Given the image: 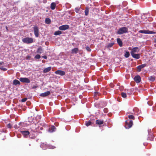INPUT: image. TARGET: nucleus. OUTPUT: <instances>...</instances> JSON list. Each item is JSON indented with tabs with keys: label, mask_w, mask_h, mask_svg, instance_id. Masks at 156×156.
<instances>
[{
	"label": "nucleus",
	"mask_w": 156,
	"mask_h": 156,
	"mask_svg": "<svg viewBox=\"0 0 156 156\" xmlns=\"http://www.w3.org/2000/svg\"><path fill=\"white\" fill-rule=\"evenodd\" d=\"M41 129H42V128H41Z\"/></svg>",
	"instance_id": "53"
},
{
	"label": "nucleus",
	"mask_w": 156,
	"mask_h": 156,
	"mask_svg": "<svg viewBox=\"0 0 156 156\" xmlns=\"http://www.w3.org/2000/svg\"><path fill=\"white\" fill-rule=\"evenodd\" d=\"M86 48V49L88 51L90 52L91 51V49L89 47L87 46Z\"/></svg>",
	"instance_id": "37"
},
{
	"label": "nucleus",
	"mask_w": 156,
	"mask_h": 156,
	"mask_svg": "<svg viewBox=\"0 0 156 156\" xmlns=\"http://www.w3.org/2000/svg\"><path fill=\"white\" fill-rule=\"evenodd\" d=\"M34 35L36 37H38L39 35V30L37 26H34Z\"/></svg>",
	"instance_id": "5"
},
{
	"label": "nucleus",
	"mask_w": 156,
	"mask_h": 156,
	"mask_svg": "<svg viewBox=\"0 0 156 156\" xmlns=\"http://www.w3.org/2000/svg\"><path fill=\"white\" fill-rule=\"evenodd\" d=\"M62 33V32L59 30H58L55 31L54 33V35H58L61 34Z\"/></svg>",
	"instance_id": "29"
},
{
	"label": "nucleus",
	"mask_w": 156,
	"mask_h": 156,
	"mask_svg": "<svg viewBox=\"0 0 156 156\" xmlns=\"http://www.w3.org/2000/svg\"><path fill=\"white\" fill-rule=\"evenodd\" d=\"M128 117L129 119H135L134 116L133 115H129L128 116Z\"/></svg>",
	"instance_id": "33"
},
{
	"label": "nucleus",
	"mask_w": 156,
	"mask_h": 156,
	"mask_svg": "<svg viewBox=\"0 0 156 156\" xmlns=\"http://www.w3.org/2000/svg\"><path fill=\"white\" fill-rule=\"evenodd\" d=\"M30 58V56H27L26 57V59H27L29 60Z\"/></svg>",
	"instance_id": "42"
},
{
	"label": "nucleus",
	"mask_w": 156,
	"mask_h": 156,
	"mask_svg": "<svg viewBox=\"0 0 156 156\" xmlns=\"http://www.w3.org/2000/svg\"><path fill=\"white\" fill-rule=\"evenodd\" d=\"M155 76H151L149 77V80L151 81H154L155 80Z\"/></svg>",
	"instance_id": "30"
},
{
	"label": "nucleus",
	"mask_w": 156,
	"mask_h": 156,
	"mask_svg": "<svg viewBox=\"0 0 156 156\" xmlns=\"http://www.w3.org/2000/svg\"><path fill=\"white\" fill-rule=\"evenodd\" d=\"M103 122L104 121L102 120H101L98 119L96 121V123L97 124L101 125L103 124Z\"/></svg>",
	"instance_id": "22"
},
{
	"label": "nucleus",
	"mask_w": 156,
	"mask_h": 156,
	"mask_svg": "<svg viewBox=\"0 0 156 156\" xmlns=\"http://www.w3.org/2000/svg\"><path fill=\"white\" fill-rule=\"evenodd\" d=\"M50 94V91H48L46 92L41 94H40V96L41 97H45L49 95Z\"/></svg>",
	"instance_id": "10"
},
{
	"label": "nucleus",
	"mask_w": 156,
	"mask_h": 156,
	"mask_svg": "<svg viewBox=\"0 0 156 156\" xmlns=\"http://www.w3.org/2000/svg\"><path fill=\"white\" fill-rule=\"evenodd\" d=\"M22 41L25 43L29 44L34 42L33 39L31 37H27L22 39Z\"/></svg>",
	"instance_id": "1"
},
{
	"label": "nucleus",
	"mask_w": 156,
	"mask_h": 156,
	"mask_svg": "<svg viewBox=\"0 0 156 156\" xmlns=\"http://www.w3.org/2000/svg\"><path fill=\"white\" fill-rule=\"evenodd\" d=\"M56 6V3L55 2H52L51 4L50 8L52 10H53L55 9Z\"/></svg>",
	"instance_id": "17"
},
{
	"label": "nucleus",
	"mask_w": 156,
	"mask_h": 156,
	"mask_svg": "<svg viewBox=\"0 0 156 156\" xmlns=\"http://www.w3.org/2000/svg\"><path fill=\"white\" fill-rule=\"evenodd\" d=\"M125 127L126 129H129L133 125V121L130 120H127L126 121Z\"/></svg>",
	"instance_id": "3"
},
{
	"label": "nucleus",
	"mask_w": 156,
	"mask_h": 156,
	"mask_svg": "<svg viewBox=\"0 0 156 156\" xmlns=\"http://www.w3.org/2000/svg\"><path fill=\"white\" fill-rule=\"evenodd\" d=\"M20 80L23 82L27 83H29L30 81V80L27 78L26 77H21L20 79Z\"/></svg>",
	"instance_id": "6"
},
{
	"label": "nucleus",
	"mask_w": 156,
	"mask_h": 156,
	"mask_svg": "<svg viewBox=\"0 0 156 156\" xmlns=\"http://www.w3.org/2000/svg\"><path fill=\"white\" fill-rule=\"evenodd\" d=\"M44 61H45V60H42V62H44Z\"/></svg>",
	"instance_id": "49"
},
{
	"label": "nucleus",
	"mask_w": 156,
	"mask_h": 156,
	"mask_svg": "<svg viewBox=\"0 0 156 156\" xmlns=\"http://www.w3.org/2000/svg\"><path fill=\"white\" fill-rule=\"evenodd\" d=\"M134 80L137 83L140 82L141 78L140 76L139 75L136 76L134 78Z\"/></svg>",
	"instance_id": "8"
},
{
	"label": "nucleus",
	"mask_w": 156,
	"mask_h": 156,
	"mask_svg": "<svg viewBox=\"0 0 156 156\" xmlns=\"http://www.w3.org/2000/svg\"><path fill=\"white\" fill-rule=\"evenodd\" d=\"M98 93H99V92H94V94L95 95L98 94Z\"/></svg>",
	"instance_id": "45"
},
{
	"label": "nucleus",
	"mask_w": 156,
	"mask_h": 156,
	"mask_svg": "<svg viewBox=\"0 0 156 156\" xmlns=\"http://www.w3.org/2000/svg\"><path fill=\"white\" fill-rule=\"evenodd\" d=\"M130 54L129 51H126L125 54L124 56L126 58H128Z\"/></svg>",
	"instance_id": "31"
},
{
	"label": "nucleus",
	"mask_w": 156,
	"mask_h": 156,
	"mask_svg": "<svg viewBox=\"0 0 156 156\" xmlns=\"http://www.w3.org/2000/svg\"><path fill=\"white\" fill-rule=\"evenodd\" d=\"M20 132L25 137H27V136L30 134V132L28 131H21Z\"/></svg>",
	"instance_id": "13"
},
{
	"label": "nucleus",
	"mask_w": 156,
	"mask_h": 156,
	"mask_svg": "<svg viewBox=\"0 0 156 156\" xmlns=\"http://www.w3.org/2000/svg\"><path fill=\"white\" fill-rule=\"evenodd\" d=\"M42 58H44V59H46L47 58V57L46 56V55H44V56H42Z\"/></svg>",
	"instance_id": "41"
},
{
	"label": "nucleus",
	"mask_w": 156,
	"mask_h": 156,
	"mask_svg": "<svg viewBox=\"0 0 156 156\" xmlns=\"http://www.w3.org/2000/svg\"><path fill=\"white\" fill-rule=\"evenodd\" d=\"M139 51V49L138 47H136L133 48L131 51L130 52V53L131 54L132 53H135L136 52H138Z\"/></svg>",
	"instance_id": "15"
},
{
	"label": "nucleus",
	"mask_w": 156,
	"mask_h": 156,
	"mask_svg": "<svg viewBox=\"0 0 156 156\" xmlns=\"http://www.w3.org/2000/svg\"><path fill=\"white\" fill-rule=\"evenodd\" d=\"M4 63V62H0V65L3 64Z\"/></svg>",
	"instance_id": "44"
},
{
	"label": "nucleus",
	"mask_w": 156,
	"mask_h": 156,
	"mask_svg": "<svg viewBox=\"0 0 156 156\" xmlns=\"http://www.w3.org/2000/svg\"><path fill=\"white\" fill-rule=\"evenodd\" d=\"M7 127L9 128H11L12 127V125L10 123H9L7 125Z\"/></svg>",
	"instance_id": "36"
},
{
	"label": "nucleus",
	"mask_w": 156,
	"mask_h": 156,
	"mask_svg": "<svg viewBox=\"0 0 156 156\" xmlns=\"http://www.w3.org/2000/svg\"><path fill=\"white\" fill-rule=\"evenodd\" d=\"M78 51L79 49L77 48H75L72 49L71 53L72 54H76Z\"/></svg>",
	"instance_id": "20"
},
{
	"label": "nucleus",
	"mask_w": 156,
	"mask_h": 156,
	"mask_svg": "<svg viewBox=\"0 0 156 156\" xmlns=\"http://www.w3.org/2000/svg\"><path fill=\"white\" fill-rule=\"evenodd\" d=\"M0 69L3 71H6L7 70L6 68H3L2 67H0Z\"/></svg>",
	"instance_id": "38"
},
{
	"label": "nucleus",
	"mask_w": 156,
	"mask_h": 156,
	"mask_svg": "<svg viewBox=\"0 0 156 156\" xmlns=\"http://www.w3.org/2000/svg\"><path fill=\"white\" fill-rule=\"evenodd\" d=\"M45 23L47 24H49L51 23L50 19L48 18H46L45 19Z\"/></svg>",
	"instance_id": "27"
},
{
	"label": "nucleus",
	"mask_w": 156,
	"mask_h": 156,
	"mask_svg": "<svg viewBox=\"0 0 156 156\" xmlns=\"http://www.w3.org/2000/svg\"><path fill=\"white\" fill-rule=\"evenodd\" d=\"M154 42H156V40L154 41Z\"/></svg>",
	"instance_id": "51"
},
{
	"label": "nucleus",
	"mask_w": 156,
	"mask_h": 156,
	"mask_svg": "<svg viewBox=\"0 0 156 156\" xmlns=\"http://www.w3.org/2000/svg\"><path fill=\"white\" fill-rule=\"evenodd\" d=\"M69 28V26L68 25H63L60 26L59 29L60 30H66L68 29Z\"/></svg>",
	"instance_id": "7"
},
{
	"label": "nucleus",
	"mask_w": 156,
	"mask_h": 156,
	"mask_svg": "<svg viewBox=\"0 0 156 156\" xmlns=\"http://www.w3.org/2000/svg\"><path fill=\"white\" fill-rule=\"evenodd\" d=\"M121 95L123 98H126L127 96L126 93H124L123 92H122L121 93Z\"/></svg>",
	"instance_id": "32"
},
{
	"label": "nucleus",
	"mask_w": 156,
	"mask_h": 156,
	"mask_svg": "<svg viewBox=\"0 0 156 156\" xmlns=\"http://www.w3.org/2000/svg\"><path fill=\"white\" fill-rule=\"evenodd\" d=\"M96 15V14H94V16H95V15Z\"/></svg>",
	"instance_id": "54"
},
{
	"label": "nucleus",
	"mask_w": 156,
	"mask_h": 156,
	"mask_svg": "<svg viewBox=\"0 0 156 156\" xmlns=\"http://www.w3.org/2000/svg\"><path fill=\"white\" fill-rule=\"evenodd\" d=\"M139 32L140 33H143L144 34H155V32L152 31H150L149 30H140Z\"/></svg>",
	"instance_id": "4"
},
{
	"label": "nucleus",
	"mask_w": 156,
	"mask_h": 156,
	"mask_svg": "<svg viewBox=\"0 0 156 156\" xmlns=\"http://www.w3.org/2000/svg\"><path fill=\"white\" fill-rule=\"evenodd\" d=\"M114 43H109L107 47L108 48H110L111 47L113 46V45L114 44Z\"/></svg>",
	"instance_id": "34"
},
{
	"label": "nucleus",
	"mask_w": 156,
	"mask_h": 156,
	"mask_svg": "<svg viewBox=\"0 0 156 156\" xmlns=\"http://www.w3.org/2000/svg\"><path fill=\"white\" fill-rule=\"evenodd\" d=\"M37 87L36 86H34L33 87V88H36Z\"/></svg>",
	"instance_id": "48"
},
{
	"label": "nucleus",
	"mask_w": 156,
	"mask_h": 156,
	"mask_svg": "<svg viewBox=\"0 0 156 156\" xmlns=\"http://www.w3.org/2000/svg\"><path fill=\"white\" fill-rule=\"evenodd\" d=\"M91 122L90 121H86L85 122V125L87 126H90L91 124Z\"/></svg>",
	"instance_id": "28"
},
{
	"label": "nucleus",
	"mask_w": 156,
	"mask_h": 156,
	"mask_svg": "<svg viewBox=\"0 0 156 156\" xmlns=\"http://www.w3.org/2000/svg\"><path fill=\"white\" fill-rule=\"evenodd\" d=\"M37 126L35 124H34L31 128L30 129L33 132H35L38 131L37 128L36 127Z\"/></svg>",
	"instance_id": "14"
},
{
	"label": "nucleus",
	"mask_w": 156,
	"mask_h": 156,
	"mask_svg": "<svg viewBox=\"0 0 156 156\" xmlns=\"http://www.w3.org/2000/svg\"><path fill=\"white\" fill-rule=\"evenodd\" d=\"M31 136V135H29V136L31 138L33 139V138H35V137L34 136Z\"/></svg>",
	"instance_id": "43"
},
{
	"label": "nucleus",
	"mask_w": 156,
	"mask_h": 156,
	"mask_svg": "<svg viewBox=\"0 0 156 156\" xmlns=\"http://www.w3.org/2000/svg\"><path fill=\"white\" fill-rule=\"evenodd\" d=\"M5 28H6L7 31H8V27H7V26H5Z\"/></svg>",
	"instance_id": "46"
},
{
	"label": "nucleus",
	"mask_w": 156,
	"mask_h": 156,
	"mask_svg": "<svg viewBox=\"0 0 156 156\" xmlns=\"http://www.w3.org/2000/svg\"><path fill=\"white\" fill-rule=\"evenodd\" d=\"M34 118L32 116L29 117L28 118V122L30 123H34Z\"/></svg>",
	"instance_id": "21"
},
{
	"label": "nucleus",
	"mask_w": 156,
	"mask_h": 156,
	"mask_svg": "<svg viewBox=\"0 0 156 156\" xmlns=\"http://www.w3.org/2000/svg\"><path fill=\"white\" fill-rule=\"evenodd\" d=\"M44 61H45V60H42V62H44Z\"/></svg>",
	"instance_id": "50"
},
{
	"label": "nucleus",
	"mask_w": 156,
	"mask_h": 156,
	"mask_svg": "<svg viewBox=\"0 0 156 156\" xmlns=\"http://www.w3.org/2000/svg\"><path fill=\"white\" fill-rule=\"evenodd\" d=\"M37 53L41 54L43 52V50L41 47H39L37 49Z\"/></svg>",
	"instance_id": "23"
},
{
	"label": "nucleus",
	"mask_w": 156,
	"mask_h": 156,
	"mask_svg": "<svg viewBox=\"0 0 156 156\" xmlns=\"http://www.w3.org/2000/svg\"><path fill=\"white\" fill-rule=\"evenodd\" d=\"M41 58V56L39 54H37L35 55L34 57L35 59H38L40 58Z\"/></svg>",
	"instance_id": "35"
},
{
	"label": "nucleus",
	"mask_w": 156,
	"mask_h": 156,
	"mask_svg": "<svg viewBox=\"0 0 156 156\" xmlns=\"http://www.w3.org/2000/svg\"><path fill=\"white\" fill-rule=\"evenodd\" d=\"M27 99V98H24L21 100V101L22 102H25Z\"/></svg>",
	"instance_id": "39"
},
{
	"label": "nucleus",
	"mask_w": 156,
	"mask_h": 156,
	"mask_svg": "<svg viewBox=\"0 0 156 156\" xmlns=\"http://www.w3.org/2000/svg\"><path fill=\"white\" fill-rule=\"evenodd\" d=\"M110 85L111 87H113V85L112 83H111L110 84Z\"/></svg>",
	"instance_id": "47"
},
{
	"label": "nucleus",
	"mask_w": 156,
	"mask_h": 156,
	"mask_svg": "<svg viewBox=\"0 0 156 156\" xmlns=\"http://www.w3.org/2000/svg\"><path fill=\"white\" fill-rule=\"evenodd\" d=\"M131 55L133 57L135 58L138 59L140 58L139 54H135L134 53H132L131 54Z\"/></svg>",
	"instance_id": "11"
},
{
	"label": "nucleus",
	"mask_w": 156,
	"mask_h": 156,
	"mask_svg": "<svg viewBox=\"0 0 156 156\" xmlns=\"http://www.w3.org/2000/svg\"><path fill=\"white\" fill-rule=\"evenodd\" d=\"M20 82L19 81L17 80H15L13 81V84L14 85H17L18 84H20Z\"/></svg>",
	"instance_id": "26"
},
{
	"label": "nucleus",
	"mask_w": 156,
	"mask_h": 156,
	"mask_svg": "<svg viewBox=\"0 0 156 156\" xmlns=\"http://www.w3.org/2000/svg\"><path fill=\"white\" fill-rule=\"evenodd\" d=\"M146 66L147 64L146 63L141 64V65L138 66L137 67V69L138 70V71L139 72L141 71V69Z\"/></svg>",
	"instance_id": "12"
},
{
	"label": "nucleus",
	"mask_w": 156,
	"mask_h": 156,
	"mask_svg": "<svg viewBox=\"0 0 156 156\" xmlns=\"http://www.w3.org/2000/svg\"><path fill=\"white\" fill-rule=\"evenodd\" d=\"M51 67H49L47 68H45L43 70V73H47L51 69Z\"/></svg>",
	"instance_id": "18"
},
{
	"label": "nucleus",
	"mask_w": 156,
	"mask_h": 156,
	"mask_svg": "<svg viewBox=\"0 0 156 156\" xmlns=\"http://www.w3.org/2000/svg\"><path fill=\"white\" fill-rule=\"evenodd\" d=\"M55 73L56 74H58L62 76L65 75V73L64 71L62 70H58L56 71Z\"/></svg>",
	"instance_id": "9"
},
{
	"label": "nucleus",
	"mask_w": 156,
	"mask_h": 156,
	"mask_svg": "<svg viewBox=\"0 0 156 156\" xmlns=\"http://www.w3.org/2000/svg\"><path fill=\"white\" fill-rule=\"evenodd\" d=\"M95 9H93V10H95Z\"/></svg>",
	"instance_id": "52"
},
{
	"label": "nucleus",
	"mask_w": 156,
	"mask_h": 156,
	"mask_svg": "<svg viewBox=\"0 0 156 156\" xmlns=\"http://www.w3.org/2000/svg\"><path fill=\"white\" fill-rule=\"evenodd\" d=\"M75 11L77 13H80L81 11L80 10V8L76 7L75 9Z\"/></svg>",
	"instance_id": "25"
},
{
	"label": "nucleus",
	"mask_w": 156,
	"mask_h": 156,
	"mask_svg": "<svg viewBox=\"0 0 156 156\" xmlns=\"http://www.w3.org/2000/svg\"><path fill=\"white\" fill-rule=\"evenodd\" d=\"M108 110L107 108H105L104 109V111L105 112L107 113L108 112Z\"/></svg>",
	"instance_id": "40"
},
{
	"label": "nucleus",
	"mask_w": 156,
	"mask_h": 156,
	"mask_svg": "<svg viewBox=\"0 0 156 156\" xmlns=\"http://www.w3.org/2000/svg\"><path fill=\"white\" fill-rule=\"evenodd\" d=\"M117 41L120 47H122V42L120 38H118L117 39Z\"/></svg>",
	"instance_id": "19"
},
{
	"label": "nucleus",
	"mask_w": 156,
	"mask_h": 156,
	"mask_svg": "<svg viewBox=\"0 0 156 156\" xmlns=\"http://www.w3.org/2000/svg\"><path fill=\"white\" fill-rule=\"evenodd\" d=\"M128 29L125 27L120 28L117 31V33L119 34H122L127 32Z\"/></svg>",
	"instance_id": "2"
},
{
	"label": "nucleus",
	"mask_w": 156,
	"mask_h": 156,
	"mask_svg": "<svg viewBox=\"0 0 156 156\" xmlns=\"http://www.w3.org/2000/svg\"><path fill=\"white\" fill-rule=\"evenodd\" d=\"M56 128L54 126H52L49 129V131L50 133H52L55 131Z\"/></svg>",
	"instance_id": "16"
},
{
	"label": "nucleus",
	"mask_w": 156,
	"mask_h": 156,
	"mask_svg": "<svg viewBox=\"0 0 156 156\" xmlns=\"http://www.w3.org/2000/svg\"><path fill=\"white\" fill-rule=\"evenodd\" d=\"M84 12L85 15L86 16H87L89 12V8L88 7L86 8Z\"/></svg>",
	"instance_id": "24"
}]
</instances>
